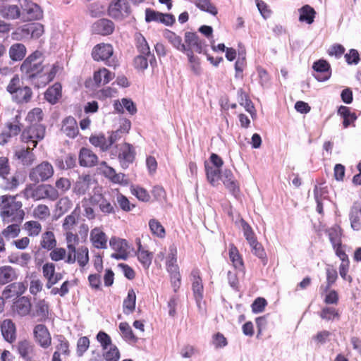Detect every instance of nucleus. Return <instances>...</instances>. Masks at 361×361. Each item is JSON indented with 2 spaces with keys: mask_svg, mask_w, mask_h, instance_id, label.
I'll return each mask as SVG.
<instances>
[{
  "mask_svg": "<svg viewBox=\"0 0 361 361\" xmlns=\"http://www.w3.org/2000/svg\"><path fill=\"white\" fill-rule=\"evenodd\" d=\"M1 200V216L4 219L20 223L25 216L22 202L16 200V196L8 195H2Z\"/></svg>",
  "mask_w": 361,
  "mask_h": 361,
  "instance_id": "1",
  "label": "nucleus"
},
{
  "mask_svg": "<svg viewBox=\"0 0 361 361\" xmlns=\"http://www.w3.org/2000/svg\"><path fill=\"white\" fill-rule=\"evenodd\" d=\"M62 69L58 62L52 64L49 71H41L33 73L32 76L27 78L34 87L39 89L44 87L51 82L56 74Z\"/></svg>",
  "mask_w": 361,
  "mask_h": 361,
  "instance_id": "2",
  "label": "nucleus"
},
{
  "mask_svg": "<svg viewBox=\"0 0 361 361\" xmlns=\"http://www.w3.org/2000/svg\"><path fill=\"white\" fill-rule=\"evenodd\" d=\"M46 128L43 125H29L21 132V142L36 147L38 142L43 140Z\"/></svg>",
  "mask_w": 361,
  "mask_h": 361,
  "instance_id": "3",
  "label": "nucleus"
},
{
  "mask_svg": "<svg viewBox=\"0 0 361 361\" xmlns=\"http://www.w3.org/2000/svg\"><path fill=\"white\" fill-rule=\"evenodd\" d=\"M44 69L42 53L37 50L30 54L20 66V71L26 76V78L32 76L33 73L44 71Z\"/></svg>",
  "mask_w": 361,
  "mask_h": 361,
  "instance_id": "4",
  "label": "nucleus"
},
{
  "mask_svg": "<svg viewBox=\"0 0 361 361\" xmlns=\"http://www.w3.org/2000/svg\"><path fill=\"white\" fill-rule=\"evenodd\" d=\"M54 173L53 166L49 161H44L30 170L29 178L35 183L44 182L51 178Z\"/></svg>",
  "mask_w": 361,
  "mask_h": 361,
  "instance_id": "5",
  "label": "nucleus"
},
{
  "mask_svg": "<svg viewBox=\"0 0 361 361\" xmlns=\"http://www.w3.org/2000/svg\"><path fill=\"white\" fill-rule=\"evenodd\" d=\"M90 201L92 204L97 205L101 212L105 214H114L116 212L115 204L102 192L101 188L94 190V193L90 197Z\"/></svg>",
  "mask_w": 361,
  "mask_h": 361,
  "instance_id": "6",
  "label": "nucleus"
},
{
  "mask_svg": "<svg viewBox=\"0 0 361 361\" xmlns=\"http://www.w3.org/2000/svg\"><path fill=\"white\" fill-rule=\"evenodd\" d=\"M119 133L120 132H111L108 137H106L103 133L92 135L89 142L94 147L99 148L102 152H106L119 140Z\"/></svg>",
  "mask_w": 361,
  "mask_h": 361,
  "instance_id": "7",
  "label": "nucleus"
},
{
  "mask_svg": "<svg viewBox=\"0 0 361 361\" xmlns=\"http://www.w3.org/2000/svg\"><path fill=\"white\" fill-rule=\"evenodd\" d=\"M184 42H185V51H184V54L188 55V51H191L197 53L202 54L204 53V50L207 47V44L204 39L200 38L199 35L196 32H185L184 35Z\"/></svg>",
  "mask_w": 361,
  "mask_h": 361,
  "instance_id": "8",
  "label": "nucleus"
},
{
  "mask_svg": "<svg viewBox=\"0 0 361 361\" xmlns=\"http://www.w3.org/2000/svg\"><path fill=\"white\" fill-rule=\"evenodd\" d=\"M60 193L57 189L51 184H42L38 185L32 192V197L37 200H49L56 201L59 199Z\"/></svg>",
  "mask_w": 361,
  "mask_h": 361,
  "instance_id": "9",
  "label": "nucleus"
},
{
  "mask_svg": "<svg viewBox=\"0 0 361 361\" xmlns=\"http://www.w3.org/2000/svg\"><path fill=\"white\" fill-rule=\"evenodd\" d=\"M101 173L111 182L116 184L127 185L128 180L123 173H116L115 169L109 166L106 161H102L99 167Z\"/></svg>",
  "mask_w": 361,
  "mask_h": 361,
  "instance_id": "10",
  "label": "nucleus"
},
{
  "mask_svg": "<svg viewBox=\"0 0 361 361\" xmlns=\"http://www.w3.org/2000/svg\"><path fill=\"white\" fill-rule=\"evenodd\" d=\"M135 158V151L132 145L124 142L120 145L118 159L123 169H126L132 164Z\"/></svg>",
  "mask_w": 361,
  "mask_h": 361,
  "instance_id": "11",
  "label": "nucleus"
},
{
  "mask_svg": "<svg viewBox=\"0 0 361 361\" xmlns=\"http://www.w3.org/2000/svg\"><path fill=\"white\" fill-rule=\"evenodd\" d=\"M110 247L116 252L111 255V257L116 259H126L128 256V242L124 239H121L113 236L109 240Z\"/></svg>",
  "mask_w": 361,
  "mask_h": 361,
  "instance_id": "12",
  "label": "nucleus"
},
{
  "mask_svg": "<svg viewBox=\"0 0 361 361\" xmlns=\"http://www.w3.org/2000/svg\"><path fill=\"white\" fill-rule=\"evenodd\" d=\"M90 241L96 249L104 250L107 248L108 237L102 226H97L90 231Z\"/></svg>",
  "mask_w": 361,
  "mask_h": 361,
  "instance_id": "13",
  "label": "nucleus"
},
{
  "mask_svg": "<svg viewBox=\"0 0 361 361\" xmlns=\"http://www.w3.org/2000/svg\"><path fill=\"white\" fill-rule=\"evenodd\" d=\"M33 334L36 342L43 348L51 345V336L47 327L44 324H37L34 327Z\"/></svg>",
  "mask_w": 361,
  "mask_h": 361,
  "instance_id": "14",
  "label": "nucleus"
},
{
  "mask_svg": "<svg viewBox=\"0 0 361 361\" xmlns=\"http://www.w3.org/2000/svg\"><path fill=\"white\" fill-rule=\"evenodd\" d=\"M312 68L315 71L314 78L320 82L329 80L331 75L330 64L324 59H319L313 63Z\"/></svg>",
  "mask_w": 361,
  "mask_h": 361,
  "instance_id": "15",
  "label": "nucleus"
},
{
  "mask_svg": "<svg viewBox=\"0 0 361 361\" xmlns=\"http://www.w3.org/2000/svg\"><path fill=\"white\" fill-rule=\"evenodd\" d=\"M65 238L67 243L68 255L66 263L69 264L75 262L76 244L78 243L79 238L73 231H64Z\"/></svg>",
  "mask_w": 361,
  "mask_h": 361,
  "instance_id": "16",
  "label": "nucleus"
},
{
  "mask_svg": "<svg viewBox=\"0 0 361 361\" xmlns=\"http://www.w3.org/2000/svg\"><path fill=\"white\" fill-rule=\"evenodd\" d=\"M109 15L113 18L121 19L130 13L128 1H113L109 6Z\"/></svg>",
  "mask_w": 361,
  "mask_h": 361,
  "instance_id": "17",
  "label": "nucleus"
},
{
  "mask_svg": "<svg viewBox=\"0 0 361 361\" xmlns=\"http://www.w3.org/2000/svg\"><path fill=\"white\" fill-rule=\"evenodd\" d=\"M21 116L20 114H18L16 115L13 118V121L11 122H8L6 124V126L8 130L7 133H3L0 136L3 137L0 144H4L8 142V140L10 139L13 136H17L21 132L22 123L20 122Z\"/></svg>",
  "mask_w": 361,
  "mask_h": 361,
  "instance_id": "18",
  "label": "nucleus"
},
{
  "mask_svg": "<svg viewBox=\"0 0 361 361\" xmlns=\"http://www.w3.org/2000/svg\"><path fill=\"white\" fill-rule=\"evenodd\" d=\"M114 53L113 47L110 44L101 43L94 47L92 56L94 61H105L109 59Z\"/></svg>",
  "mask_w": 361,
  "mask_h": 361,
  "instance_id": "19",
  "label": "nucleus"
},
{
  "mask_svg": "<svg viewBox=\"0 0 361 361\" xmlns=\"http://www.w3.org/2000/svg\"><path fill=\"white\" fill-rule=\"evenodd\" d=\"M78 161L82 167H92L97 164L98 157L90 149L82 147L79 152Z\"/></svg>",
  "mask_w": 361,
  "mask_h": 361,
  "instance_id": "20",
  "label": "nucleus"
},
{
  "mask_svg": "<svg viewBox=\"0 0 361 361\" xmlns=\"http://www.w3.org/2000/svg\"><path fill=\"white\" fill-rule=\"evenodd\" d=\"M192 282V289L196 298L202 299L203 297L204 286L201 272L198 268H194L190 275Z\"/></svg>",
  "mask_w": 361,
  "mask_h": 361,
  "instance_id": "21",
  "label": "nucleus"
},
{
  "mask_svg": "<svg viewBox=\"0 0 361 361\" xmlns=\"http://www.w3.org/2000/svg\"><path fill=\"white\" fill-rule=\"evenodd\" d=\"M92 27L94 34L106 36L113 33L115 26L111 20L102 18L96 21Z\"/></svg>",
  "mask_w": 361,
  "mask_h": 361,
  "instance_id": "22",
  "label": "nucleus"
},
{
  "mask_svg": "<svg viewBox=\"0 0 361 361\" xmlns=\"http://www.w3.org/2000/svg\"><path fill=\"white\" fill-rule=\"evenodd\" d=\"M93 179L90 174H82L78 177L73 186L76 195H85L90 188Z\"/></svg>",
  "mask_w": 361,
  "mask_h": 361,
  "instance_id": "23",
  "label": "nucleus"
},
{
  "mask_svg": "<svg viewBox=\"0 0 361 361\" xmlns=\"http://www.w3.org/2000/svg\"><path fill=\"white\" fill-rule=\"evenodd\" d=\"M225 187L234 195L239 192V185L231 170L226 169L219 178Z\"/></svg>",
  "mask_w": 361,
  "mask_h": 361,
  "instance_id": "24",
  "label": "nucleus"
},
{
  "mask_svg": "<svg viewBox=\"0 0 361 361\" xmlns=\"http://www.w3.org/2000/svg\"><path fill=\"white\" fill-rule=\"evenodd\" d=\"M61 130L70 138H75L79 133L78 123L73 116H68L63 119Z\"/></svg>",
  "mask_w": 361,
  "mask_h": 361,
  "instance_id": "25",
  "label": "nucleus"
},
{
  "mask_svg": "<svg viewBox=\"0 0 361 361\" xmlns=\"http://www.w3.org/2000/svg\"><path fill=\"white\" fill-rule=\"evenodd\" d=\"M163 37L178 51L184 53V51L186 50L185 47V42H183L182 37L174 32L166 29L163 32Z\"/></svg>",
  "mask_w": 361,
  "mask_h": 361,
  "instance_id": "26",
  "label": "nucleus"
},
{
  "mask_svg": "<svg viewBox=\"0 0 361 361\" xmlns=\"http://www.w3.org/2000/svg\"><path fill=\"white\" fill-rule=\"evenodd\" d=\"M338 114L343 118V126L347 128L349 126H355V121L357 116L355 112L350 111V108L346 106H341L338 109Z\"/></svg>",
  "mask_w": 361,
  "mask_h": 361,
  "instance_id": "27",
  "label": "nucleus"
},
{
  "mask_svg": "<svg viewBox=\"0 0 361 361\" xmlns=\"http://www.w3.org/2000/svg\"><path fill=\"white\" fill-rule=\"evenodd\" d=\"M4 180V188L6 190L13 191L25 181L23 175L18 171L15 172L11 176L2 178Z\"/></svg>",
  "mask_w": 361,
  "mask_h": 361,
  "instance_id": "28",
  "label": "nucleus"
},
{
  "mask_svg": "<svg viewBox=\"0 0 361 361\" xmlns=\"http://www.w3.org/2000/svg\"><path fill=\"white\" fill-rule=\"evenodd\" d=\"M136 255L138 261L141 263L143 268L147 270L152 264L153 253L145 250L141 244L140 240L137 243V251Z\"/></svg>",
  "mask_w": 361,
  "mask_h": 361,
  "instance_id": "29",
  "label": "nucleus"
},
{
  "mask_svg": "<svg viewBox=\"0 0 361 361\" xmlns=\"http://www.w3.org/2000/svg\"><path fill=\"white\" fill-rule=\"evenodd\" d=\"M114 78V74L106 68H100L93 74V80L97 87L109 83Z\"/></svg>",
  "mask_w": 361,
  "mask_h": 361,
  "instance_id": "30",
  "label": "nucleus"
},
{
  "mask_svg": "<svg viewBox=\"0 0 361 361\" xmlns=\"http://www.w3.org/2000/svg\"><path fill=\"white\" fill-rule=\"evenodd\" d=\"M351 227L354 231L361 230V202H355L350 213Z\"/></svg>",
  "mask_w": 361,
  "mask_h": 361,
  "instance_id": "31",
  "label": "nucleus"
},
{
  "mask_svg": "<svg viewBox=\"0 0 361 361\" xmlns=\"http://www.w3.org/2000/svg\"><path fill=\"white\" fill-rule=\"evenodd\" d=\"M61 97L62 87L59 82L54 83L44 93L46 100L52 104H56Z\"/></svg>",
  "mask_w": 361,
  "mask_h": 361,
  "instance_id": "32",
  "label": "nucleus"
},
{
  "mask_svg": "<svg viewBox=\"0 0 361 361\" xmlns=\"http://www.w3.org/2000/svg\"><path fill=\"white\" fill-rule=\"evenodd\" d=\"M0 15L8 20H15L20 17V9L17 5L3 4L0 6Z\"/></svg>",
  "mask_w": 361,
  "mask_h": 361,
  "instance_id": "33",
  "label": "nucleus"
},
{
  "mask_svg": "<svg viewBox=\"0 0 361 361\" xmlns=\"http://www.w3.org/2000/svg\"><path fill=\"white\" fill-rule=\"evenodd\" d=\"M1 333L8 342L13 343L16 338L15 324L11 319H5L1 324Z\"/></svg>",
  "mask_w": 361,
  "mask_h": 361,
  "instance_id": "34",
  "label": "nucleus"
},
{
  "mask_svg": "<svg viewBox=\"0 0 361 361\" xmlns=\"http://www.w3.org/2000/svg\"><path fill=\"white\" fill-rule=\"evenodd\" d=\"M237 99L239 104L243 106L252 116L255 114V109L252 102L250 99L248 94L241 88L238 90Z\"/></svg>",
  "mask_w": 361,
  "mask_h": 361,
  "instance_id": "35",
  "label": "nucleus"
},
{
  "mask_svg": "<svg viewBox=\"0 0 361 361\" xmlns=\"http://www.w3.org/2000/svg\"><path fill=\"white\" fill-rule=\"evenodd\" d=\"M31 302L27 297L19 298L13 305L14 310L20 316L27 315L31 311Z\"/></svg>",
  "mask_w": 361,
  "mask_h": 361,
  "instance_id": "36",
  "label": "nucleus"
},
{
  "mask_svg": "<svg viewBox=\"0 0 361 361\" xmlns=\"http://www.w3.org/2000/svg\"><path fill=\"white\" fill-rule=\"evenodd\" d=\"M40 247L47 251L53 250L57 245V240L54 232L45 231L42 234L39 243Z\"/></svg>",
  "mask_w": 361,
  "mask_h": 361,
  "instance_id": "37",
  "label": "nucleus"
},
{
  "mask_svg": "<svg viewBox=\"0 0 361 361\" xmlns=\"http://www.w3.org/2000/svg\"><path fill=\"white\" fill-rule=\"evenodd\" d=\"M122 338L128 343L135 344L138 341V338L134 334L132 328L126 322H121L118 325Z\"/></svg>",
  "mask_w": 361,
  "mask_h": 361,
  "instance_id": "38",
  "label": "nucleus"
},
{
  "mask_svg": "<svg viewBox=\"0 0 361 361\" xmlns=\"http://www.w3.org/2000/svg\"><path fill=\"white\" fill-rule=\"evenodd\" d=\"M229 259L235 269L243 271L245 269L243 257L240 254L237 247L234 244H231L229 247Z\"/></svg>",
  "mask_w": 361,
  "mask_h": 361,
  "instance_id": "39",
  "label": "nucleus"
},
{
  "mask_svg": "<svg viewBox=\"0 0 361 361\" xmlns=\"http://www.w3.org/2000/svg\"><path fill=\"white\" fill-rule=\"evenodd\" d=\"M325 233L328 235L331 245L342 243L343 231L338 224H334L331 227L325 230Z\"/></svg>",
  "mask_w": 361,
  "mask_h": 361,
  "instance_id": "40",
  "label": "nucleus"
},
{
  "mask_svg": "<svg viewBox=\"0 0 361 361\" xmlns=\"http://www.w3.org/2000/svg\"><path fill=\"white\" fill-rule=\"evenodd\" d=\"M136 294L133 289H130L128 292L127 297L123 302V312L125 314H132L135 309Z\"/></svg>",
  "mask_w": 361,
  "mask_h": 361,
  "instance_id": "41",
  "label": "nucleus"
},
{
  "mask_svg": "<svg viewBox=\"0 0 361 361\" xmlns=\"http://www.w3.org/2000/svg\"><path fill=\"white\" fill-rule=\"evenodd\" d=\"M49 309L48 302L44 299L39 300L35 304L33 315L39 317V321H45L49 317Z\"/></svg>",
  "mask_w": 361,
  "mask_h": 361,
  "instance_id": "42",
  "label": "nucleus"
},
{
  "mask_svg": "<svg viewBox=\"0 0 361 361\" xmlns=\"http://www.w3.org/2000/svg\"><path fill=\"white\" fill-rule=\"evenodd\" d=\"M186 56L188 57V64L191 72L195 75H200L202 72L200 59L197 56H195L193 51L189 50L188 51V55Z\"/></svg>",
  "mask_w": 361,
  "mask_h": 361,
  "instance_id": "43",
  "label": "nucleus"
},
{
  "mask_svg": "<svg viewBox=\"0 0 361 361\" xmlns=\"http://www.w3.org/2000/svg\"><path fill=\"white\" fill-rule=\"evenodd\" d=\"M26 52L25 46L21 43L13 44L9 49L10 58L15 61H21L25 56Z\"/></svg>",
  "mask_w": 361,
  "mask_h": 361,
  "instance_id": "44",
  "label": "nucleus"
},
{
  "mask_svg": "<svg viewBox=\"0 0 361 361\" xmlns=\"http://www.w3.org/2000/svg\"><path fill=\"white\" fill-rule=\"evenodd\" d=\"M17 278L15 269L11 266L0 267V285L6 284Z\"/></svg>",
  "mask_w": 361,
  "mask_h": 361,
  "instance_id": "45",
  "label": "nucleus"
},
{
  "mask_svg": "<svg viewBox=\"0 0 361 361\" xmlns=\"http://www.w3.org/2000/svg\"><path fill=\"white\" fill-rule=\"evenodd\" d=\"M299 20L305 22L307 24H312L314 22L316 12L314 9L309 5H305L298 10Z\"/></svg>",
  "mask_w": 361,
  "mask_h": 361,
  "instance_id": "46",
  "label": "nucleus"
},
{
  "mask_svg": "<svg viewBox=\"0 0 361 361\" xmlns=\"http://www.w3.org/2000/svg\"><path fill=\"white\" fill-rule=\"evenodd\" d=\"M326 285L320 287L322 291H328L335 284L338 279L337 270L333 266H329L326 269Z\"/></svg>",
  "mask_w": 361,
  "mask_h": 361,
  "instance_id": "47",
  "label": "nucleus"
},
{
  "mask_svg": "<svg viewBox=\"0 0 361 361\" xmlns=\"http://www.w3.org/2000/svg\"><path fill=\"white\" fill-rule=\"evenodd\" d=\"M26 145V147H23L16 151L15 156L23 163L31 164L34 160V154L32 152L35 147L29 145Z\"/></svg>",
  "mask_w": 361,
  "mask_h": 361,
  "instance_id": "48",
  "label": "nucleus"
},
{
  "mask_svg": "<svg viewBox=\"0 0 361 361\" xmlns=\"http://www.w3.org/2000/svg\"><path fill=\"white\" fill-rule=\"evenodd\" d=\"M25 11L27 20H39L43 16V12L39 6L32 1L27 4Z\"/></svg>",
  "mask_w": 361,
  "mask_h": 361,
  "instance_id": "49",
  "label": "nucleus"
},
{
  "mask_svg": "<svg viewBox=\"0 0 361 361\" xmlns=\"http://www.w3.org/2000/svg\"><path fill=\"white\" fill-rule=\"evenodd\" d=\"M204 167L207 180L212 186H216L221 176V169L211 166L207 162L204 164Z\"/></svg>",
  "mask_w": 361,
  "mask_h": 361,
  "instance_id": "50",
  "label": "nucleus"
},
{
  "mask_svg": "<svg viewBox=\"0 0 361 361\" xmlns=\"http://www.w3.org/2000/svg\"><path fill=\"white\" fill-rule=\"evenodd\" d=\"M14 94V98L17 103H27L32 97V91L29 86H25L20 87Z\"/></svg>",
  "mask_w": 361,
  "mask_h": 361,
  "instance_id": "51",
  "label": "nucleus"
},
{
  "mask_svg": "<svg viewBox=\"0 0 361 361\" xmlns=\"http://www.w3.org/2000/svg\"><path fill=\"white\" fill-rule=\"evenodd\" d=\"M135 47L137 51L141 54L149 56L151 54L150 48L145 37L141 33H136L135 35Z\"/></svg>",
  "mask_w": 361,
  "mask_h": 361,
  "instance_id": "52",
  "label": "nucleus"
},
{
  "mask_svg": "<svg viewBox=\"0 0 361 361\" xmlns=\"http://www.w3.org/2000/svg\"><path fill=\"white\" fill-rule=\"evenodd\" d=\"M130 190L132 195L136 197V198L144 202H149L151 196L149 192L144 188L137 185H132L130 188Z\"/></svg>",
  "mask_w": 361,
  "mask_h": 361,
  "instance_id": "53",
  "label": "nucleus"
},
{
  "mask_svg": "<svg viewBox=\"0 0 361 361\" xmlns=\"http://www.w3.org/2000/svg\"><path fill=\"white\" fill-rule=\"evenodd\" d=\"M89 250L85 246L79 247L75 251V262L77 261L80 268L83 269L89 263Z\"/></svg>",
  "mask_w": 361,
  "mask_h": 361,
  "instance_id": "54",
  "label": "nucleus"
},
{
  "mask_svg": "<svg viewBox=\"0 0 361 361\" xmlns=\"http://www.w3.org/2000/svg\"><path fill=\"white\" fill-rule=\"evenodd\" d=\"M55 271L56 266L53 262H46L42 266V274L47 280L46 287L49 289L51 288V280Z\"/></svg>",
  "mask_w": 361,
  "mask_h": 361,
  "instance_id": "55",
  "label": "nucleus"
},
{
  "mask_svg": "<svg viewBox=\"0 0 361 361\" xmlns=\"http://www.w3.org/2000/svg\"><path fill=\"white\" fill-rule=\"evenodd\" d=\"M72 201L68 197L60 198L56 204V212L58 215L62 216L68 212L72 207Z\"/></svg>",
  "mask_w": 361,
  "mask_h": 361,
  "instance_id": "56",
  "label": "nucleus"
},
{
  "mask_svg": "<svg viewBox=\"0 0 361 361\" xmlns=\"http://www.w3.org/2000/svg\"><path fill=\"white\" fill-rule=\"evenodd\" d=\"M78 214L76 209H74L71 214L67 215L62 224V228L63 231H73L75 226L77 224Z\"/></svg>",
  "mask_w": 361,
  "mask_h": 361,
  "instance_id": "57",
  "label": "nucleus"
},
{
  "mask_svg": "<svg viewBox=\"0 0 361 361\" xmlns=\"http://www.w3.org/2000/svg\"><path fill=\"white\" fill-rule=\"evenodd\" d=\"M43 119V111L40 108H34L30 111L26 116V121L30 125H41L39 123Z\"/></svg>",
  "mask_w": 361,
  "mask_h": 361,
  "instance_id": "58",
  "label": "nucleus"
},
{
  "mask_svg": "<svg viewBox=\"0 0 361 361\" xmlns=\"http://www.w3.org/2000/svg\"><path fill=\"white\" fill-rule=\"evenodd\" d=\"M30 24L24 25L17 27L15 31L12 32V39L17 41L23 40L30 36Z\"/></svg>",
  "mask_w": 361,
  "mask_h": 361,
  "instance_id": "59",
  "label": "nucleus"
},
{
  "mask_svg": "<svg viewBox=\"0 0 361 361\" xmlns=\"http://www.w3.org/2000/svg\"><path fill=\"white\" fill-rule=\"evenodd\" d=\"M58 344L56 346V350L55 352H59V353H62L66 356H68L71 353V350L69 349L70 343L64 337L63 335H59L57 336Z\"/></svg>",
  "mask_w": 361,
  "mask_h": 361,
  "instance_id": "60",
  "label": "nucleus"
},
{
  "mask_svg": "<svg viewBox=\"0 0 361 361\" xmlns=\"http://www.w3.org/2000/svg\"><path fill=\"white\" fill-rule=\"evenodd\" d=\"M49 257L53 262H59L64 260L66 263L68 252L63 247H57L56 246L53 250H49Z\"/></svg>",
  "mask_w": 361,
  "mask_h": 361,
  "instance_id": "61",
  "label": "nucleus"
},
{
  "mask_svg": "<svg viewBox=\"0 0 361 361\" xmlns=\"http://www.w3.org/2000/svg\"><path fill=\"white\" fill-rule=\"evenodd\" d=\"M24 228L30 236H37L42 231V225L37 221H29L25 223Z\"/></svg>",
  "mask_w": 361,
  "mask_h": 361,
  "instance_id": "62",
  "label": "nucleus"
},
{
  "mask_svg": "<svg viewBox=\"0 0 361 361\" xmlns=\"http://www.w3.org/2000/svg\"><path fill=\"white\" fill-rule=\"evenodd\" d=\"M319 316L322 319L327 321L338 319L340 317L338 312L334 307H324L320 312Z\"/></svg>",
  "mask_w": 361,
  "mask_h": 361,
  "instance_id": "63",
  "label": "nucleus"
},
{
  "mask_svg": "<svg viewBox=\"0 0 361 361\" xmlns=\"http://www.w3.org/2000/svg\"><path fill=\"white\" fill-rule=\"evenodd\" d=\"M149 226L152 233L159 238L165 236V229L159 221L156 219H151Z\"/></svg>",
  "mask_w": 361,
  "mask_h": 361,
  "instance_id": "64",
  "label": "nucleus"
}]
</instances>
